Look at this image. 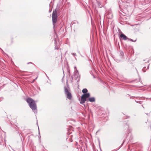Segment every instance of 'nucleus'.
<instances>
[{"mask_svg": "<svg viewBox=\"0 0 151 151\" xmlns=\"http://www.w3.org/2000/svg\"><path fill=\"white\" fill-rule=\"evenodd\" d=\"M56 40H55V49L58 50V47L57 46V44H56Z\"/></svg>", "mask_w": 151, "mask_h": 151, "instance_id": "10", "label": "nucleus"}, {"mask_svg": "<svg viewBox=\"0 0 151 151\" xmlns=\"http://www.w3.org/2000/svg\"><path fill=\"white\" fill-rule=\"evenodd\" d=\"M26 101L28 104H35V101L32 99L30 98L27 99Z\"/></svg>", "mask_w": 151, "mask_h": 151, "instance_id": "4", "label": "nucleus"}, {"mask_svg": "<svg viewBox=\"0 0 151 151\" xmlns=\"http://www.w3.org/2000/svg\"><path fill=\"white\" fill-rule=\"evenodd\" d=\"M90 96V94L89 93H86L82 95L81 98V103H84L86 101V99L89 98Z\"/></svg>", "mask_w": 151, "mask_h": 151, "instance_id": "2", "label": "nucleus"}, {"mask_svg": "<svg viewBox=\"0 0 151 151\" xmlns=\"http://www.w3.org/2000/svg\"><path fill=\"white\" fill-rule=\"evenodd\" d=\"M29 107L35 112H37V106L36 104H29Z\"/></svg>", "mask_w": 151, "mask_h": 151, "instance_id": "5", "label": "nucleus"}, {"mask_svg": "<svg viewBox=\"0 0 151 151\" xmlns=\"http://www.w3.org/2000/svg\"><path fill=\"white\" fill-rule=\"evenodd\" d=\"M27 63V64H29V63Z\"/></svg>", "mask_w": 151, "mask_h": 151, "instance_id": "19", "label": "nucleus"}, {"mask_svg": "<svg viewBox=\"0 0 151 151\" xmlns=\"http://www.w3.org/2000/svg\"><path fill=\"white\" fill-rule=\"evenodd\" d=\"M71 54L73 56H76V54L75 53H71Z\"/></svg>", "mask_w": 151, "mask_h": 151, "instance_id": "14", "label": "nucleus"}, {"mask_svg": "<svg viewBox=\"0 0 151 151\" xmlns=\"http://www.w3.org/2000/svg\"><path fill=\"white\" fill-rule=\"evenodd\" d=\"M120 57L121 58H122L123 56L124 55V53L122 52H120Z\"/></svg>", "mask_w": 151, "mask_h": 151, "instance_id": "11", "label": "nucleus"}, {"mask_svg": "<svg viewBox=\"0 0 151 151\" xmlns=\"http://www.w3.org/2000/svg\"><path fill=\"white\" fill-rule=\"evenodd\" d=\"M130 41H132V42H135L136 41V40H135L134 41H133L132 39H128Z\"/></svg>", "mask_w": 151, "mask_h": 151, "instance_id": "13", "label": "nucleus"}, {"mask_svg": "<svg viewBox=\"0 0 151 151\" xmlns=\"http://www.w3.org/2000/svg\"><path fill=\"white\" fill-rule=\"evenodd\" d=\"M52 21L53 25V28H54L55 26V24L56 23L58 16H57V12L56 9H55L53 12L52 14Z\"/></svg>", "mask_w": 151, "mask_h": 151, "instance_id": "1", "label": "nucleus"}, {"mask_svg": "<svg viewBox=\"0 0 151 151\" xmlns=\"http://www.w3.org/2000/svg\"><path fill=\"white\" fill-rule=\"evenodd\" d=\"M107 17L109 19H111L113 17L112 14L111 13L109 12L107 14Z\"/></svg>", "mask_w": 151, "mask_h": 151, "instance_id": "7", "label": "nucleus"}, {"mask_svg": "<svg viewBox=\"0 0 151 151\" xmlns=\"http://www.w3.org/2000/svg\"><path fill=\"white\" fill-rule=\"evenodd\" d=\"M87 91L88 90L86 88H84L82 91V92L84 94L86 93Z\"/></svg>", "mask_w": 151, "mask_h": 151, "instance_id": "9", "label": "nucleus"}, {"mask_svg": "<svg viewBox=\"0 0 151 151\" xmlns=\"http://www.w3.org/2000/svg\"><path fill=\"white\" fill-rule=\"evenodd\" d=\"M37 88H38V89H39L40 90V87H38Z\"/></svg>", "mask_w": 151, "mask_h": 151, "instance_id": "17", "label": "nucleus"}, {"mask_svg": "<svg viewBox=\"0 0 151 151\" xmlns=\"http://www.w3.org/2000/svg\"><path fill=\"white\" fill-rule=\"evenodd\" d=\"M75 69H76V67H75Z\"/></svg>", "mask_w": 151, "mask_h": 151, "instance_id": "18", "label": "nucleus"}, {"mask_svg": "<svg viewBox=\"0 0 151 151\" xmlns=\"http://www.w3.org/2000/svg\"><path fill=\"white\" fill-rule=\"evenodd\" d=\"M146 67H144L143 68V69H142V71L144 72H145L146 71V70L145 69V68H146Z\"/></svg>", "mask_w": 151, "mask_h": 151, "instance_id": "12", "label": "nucleus"}, {"mask_svg": "<svg viewBox=\"0 0 151 151\" xmlns=\"http://www.w3.org/2000/svg\"><path fill=\"white\" fill-rule=\"evenodd\" d=\"M65 92L67 97L68 99H71L72 98L71 94L66 87H65Z\"/></svg>", "mask_w": 151, "mask_h": 151, "instance_id": "3", "label": "nucleus"}, {"mask_svg": "<svg viewBox=\"0 0 151 151\" xmlns=\"http://www.w3.org/2000/svg\"><path fill=\"white\" fill-rule=\"evenodd\" d=\"M75 72L76 73H78V71L76 69V70L75 71Z\"/></svg>", "mask_w": 151, "mask_h": 151, "instance_id": "15", "label": "nucleus"}, {"mask_svg": "<svg viewBox=\"0 0 151 151\" xmlns=\"http://www.w3.org/2000/svg\"><path fill=\"white\" fill-rule=\"evenodd\" d=\"M88 100L91 102H94L95 101V98L94 97L89 98L88 99Z\"/></svg>", "mask_w": 151, "mask_h": 151, "instance_id": "8", "label": "nucleus"}, {"mask_svg": "<svg viewBox=\"0 0 151 151\" xmlns=\"http://www.w3.org/2000/svg\"><path fill=\"white\" fill-rule=\"evenodd\" d=\"M149 65H148V66L147 67V69H149Z\"/></svg>", "mask_w": 151, "mask_h": 151, "instance_id": "16", "label": "nucleus"}, {"mask_svg": "<svg viewBox=\"0 0 151 151\" xmlns=\"http://www.w3.org/2000/svg\"><path fill=\"white\" fill-rule=\"evenodd\" d=\"M120 37L122 39L124 40H126L127 39H129V38H128L123 33H122L120 35Z\"/></svg>", "mask_w": 151, "mask_h": 151, "instance_id": "6", "label": "nucleus"}]
</instances>
